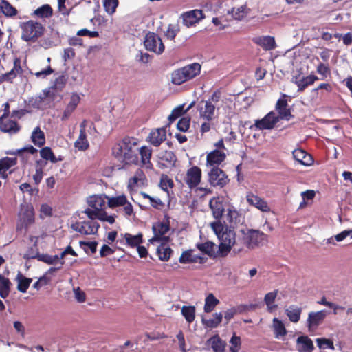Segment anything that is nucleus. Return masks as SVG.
<instances>
[{"label":"nucleus","instance_id":"obj_1","mask_svg":"<svg viewBox=\"0 0 352 352\" xmlns=\"http://www.w3.org/2000/svg\"><path fill=\"white\" fill-rule=\"evenodd\" d=\"M210 226L218 237L219 254L226 256L232 249L234 252H240L239 232L236 234L234 228L224 226L220 221L213 222Z\"/></svg>","mask_w":352,"mask_h":352},{"label":"nucleus","instance_id":"obj_2","mask_svg":"<svg viewBox=\"0 0 352 352\" xmlns=\"http://www.w3.org/2000/svg\"><path fill=\"white\" fill-rule=\"evenodd\" d=\"M113 155L120 161L126 164H138V146L135 139L125 138L113 148Z\"/></svg>","mask_w":352,"mask_h":352},{"label":"nucleus","instance_id":"obj_3","mask_svg":"<svg viewBox=\"0 0 352 352\" xmlns=\"http://www.w3.org/2000/svg\"><path fill=\"white\" fill-rule=\"evenodd\" d=\"M107 196L93 195L87 199V204L90 207L82 212L88 219H98L102 221L113 224L115 222V216L108 215L104 211Z\"/></svg>","mask_w":352,"mask_h":352},{"label":"nucleus","instance_id":"obj_4","mask_svg":"<svg viewBox=\"0 0 352 352\" xmlns=\"http://www.w3.org/2000/svg\"><path fill=\"white\" fill-rule=\"evenodd\" d=\"M240 252L244 247L254 249L263 245L267 241V235L263 232L253 229H241L239 230Z\"/></svg>","mask_w":352,"mask_h":352},{"label":"nucleus","instance_id":"obj_5","mask_svg":"<svg viewBox=\"0 0 352 352\" xmlns=\"http://www.w3.org/2000/svg\"><path fill=\"white\" fill-rule=\"evenodd\" d=\"M21 38L25 41H34L41 36L44 32V27L39 23L29 21L21 25Z\"/></svg>","mask_w":352,"mask_h":352},{"label":"nucleus","instance_id":"obj_6","mask_svg":"<svg viewBox=\"0 0 352 352\" xmlns=\"http://www.w3.org/2000/svg\"><path fill=\"white\" fill-rule=\"evenodd\" d=\"M96 219H89L88 221H83L72 223L71 228L73 230L83 235L96 234L100 227Z\"/></svg>","mask_w":352,"mask_h":352},{"label":"nucleus","instance_id":"obj_7","mask_svg":"<svg viewBox=\"0 0 352 352\" xmlns=\"http://www.w3.org/2000/svg\"><path fill=\"white\" fill-rule=\"evenodd\" d=\"M107 204L109 208L122 207V210L126 217L133 214V208L131 204L124 195L116 197H107Z\"/></svg>","mask_w":352,"mask_h":352},{"label":"nucleus","instance_id":"obj_8","mask_svg":"<svg viewBox=\"0 0 352 352\" xmlns=\"http://www.w3.org/2000/svg\"><path fill=\"white\" fill-rule=\"evenodd\" d=\"M152 229L154 236L149 240L151 243H166L168 241V237L166 236L170 230L168 223L157 222L153 225Z\"/></svg>","mask_w":352,"mask_h":352},{"label":"nucleus","instance_id":"obj_9","mask_svg":"<svg viewBox=\"0 0 352 352\" xmlns=\"http://www.w3.org/2000/svg\"><path fill=\"white\" fill-rule=\"evenodd\" d=\"M95 127L93 124H89V122L84 120L80 124V134L74 143V146L80 151H85L89 148V142L87 139V131L91 133V131H94Z\"/></svg>","mask_w":352,"mask_h":352},{"label":"nucleus","instance_id":"obj_10","mask_svg":"<svg viewBox=\"0 0 352 352\" xmlns=\"http://www.w3.org/2000/svg\"><path fill=\"white\" fill-rule=\"evenodd\" d=\"M144 43L147 50L157 54H161L164 51V45L161 38L154 32L146 34Z\"/></svg>","mask_w":352,"mask_h":352},{"label":"nucleus","instance_id":"obj_11","mask_svg":"<svg viewBox=\"0 0 352 352\" xmlns=\"http://www.w3.org/2000/svg\"><path fill=\"white\" fill-rule=\"evenodd\" d=\"M209 182L213 186H224L228 182L226 174L218 167L212 168L208 173Z\"/></svg>","mask_w":352,"mask_h":352},{"label":"nucleus","instance_id":"obj_12","mask_svg":"<svg viewBox=\"0 0 352 352\" xmlns=\"http://www.w3.org/2000/svg\"><path fill=\"white\" fill-rule=\"evenodd\" d=\"M279 121V117L274 111L267 113L261 120H256L254 126L259 130L272 129Z\"/></svg>","mask_w":352,"mask_h":352},{"label":"nucleus","instance_id":"obj_13","mask_svg":"<svg viewBox=\"0 0 352 352\" xmlns=\"http://www.w3.org/2000/svg\"><path fill=\"white\" fill-rule=\"evenodd\" d=\"M201 118L212 121L214 118L215 106L210 101H201L197 106Z\"/></svg>","mask_w":352,"mask_h":352},{"label":"nucleus","instance_id":"obj_14","mask_svg":"<svg viewBox=\"0 0 352 352\" xmlns=\"http://www.w3.org/2000/svg\"><path fill=\"white\" fill-rule=\"evenodd\" d=\"M201 169L197 166H192L188 170L184 181L189 188H192L197 186L201 182Z\"/></svg>","mask_w":352,"mask_h":352},{"label":"nucleus","instance_id":"obj_15","mask_svg":"<svg viewBox=\"0 0 352 352\" xmlns=\"http://www.w3.org/2000/svg\"><path fill=\"white\" fill-rule=\"evenodd\" d=\"M182 18L183 24L189 28L204 18V14L201 10H193L182 14Z\"/></svg>","mask_w":352,"mask_h":352},{"label":"nucleus","instance_id":"obj_16","mask_svg":"<svg viewBox=\"0 0 352 352\" xmlns=\"http://www.w3.org/2000/svg\"><path fill=\"white\" fill-rule=\"evenodd\" d=\"M327 315V311L321 310L316 312H310L307 318V324L309 330L313 331L318 325H320Z\"/></svg>","mask_w":352,"mask_h":352},{"label":"nucleus","instance_id":"obj_17","mask_svg":"<svg viewBox=\"0 0 352 352\" xmlns=\"http://www.w3.org/2000/svg\"><path fill=\"white\" fill-rule=\"evenodd\" d=\"M246 200L250 205L254 206L262 212H267L270 211V208L267 201L252 192L247 194Z\"/></svg>","mask_w":352,"mask_h":352},{"label":"nucleus","instance_id":"obj_18","mask_svg":"<svg viewBox=\"0 0 352 352\" xmlns=\"http://www.w3.org/2000/svg\"><path fill=\"white\" fill-rule=\"evenodd\" d=\"M147 184L146 177L141 169H138L134 175L129 179L128 188L135 190L136 188L146 186Z\"/></svg>","mask_w":352,"mask_h":352},{"label":"nucleus","instance_id":"obj_19","mask_svg":"<svg viewBox=\"0 0 352 352\" xmlns=\"http://www.w3.org/2000/svg\"><path fill=\"white\" fill-rule=\"evenodd\" d=\"M226 159V153L222 150L215 149L207 155V166L217 167Z\"/></svg>","mask_w":352,"mask_h":352},{"label":"nucleus","instance_id":"obj_20","mask_svg":"<svg viewBox=\"0 0 352 352\" xmlns=\"http://www.w3.org/2000/svg\"><path fill=\"white\" fill-rule=\"evenodd\" d=\"M166 131L164 128L153 130L148 137V142L155 146H158L166 140Z\"/></svg>","mask_w":352,"mask_h":352},{"label":"nucleus","instance_id":"obj_21","mask_svg":"<svg viewBox=\"0 0 352 352\" xmlns=\"http://www.w3.org/2000/svg\"><path fill=\"white\" fill-rule=\"evenodd\" d=\"M159 166L161 168H168L174 165L176 157L173 152L170 151H165L159 153Z\"/></svg>","mask_w":352,"mask_h":352},{"label":"nucleus","instance_id":"obj_22","mask_svg":"<svg viewBox=\"0 0 352 352\" xmlns=\"http://www.w3.org/2000/svg\"><path fill=\"white\" fill-rule=\"evenodd\" d=\"M0 129L6 133H16L19 131V126L16 122L10 120L8 116L3 115L0 118Z\"/></svg>","mask_w":352,"mask_h":352},{"label":"nucleus","instance_id":"obj_23","mask_svg":"<svg viewBox=\"0 0 352 352\" xmlns=\"http://www.w3.org/2000/svg\"><path fill=\"white\" fill-rule=\"evenodd\" d=\"M253 41L265 50H272L276 47L274 38L270 36H258L254 38Z\"/></svg>","mask_w":352,"mask_h":352},{"label":"nucleus","instance_id":"obj_24","mask_svg":"<svg viewBox=\"0 0 352 352\" xmlns=\"http://www.w3.org/2000/svg\"><path fill=\"white\" fill-rule=\"evenodd\" d=\"M16 157H4L0 160V177L3 179L8 178L7 171L12 166L16 165Z\"/></svg>","mask_w":352,"mask_h":352},{"label":"nucleus","instance_id":"obj_25","mask_svg":"<svg viewBox=\"0 0 352 352\" xmlns=\"http://www.w3.org/2000/svg\"><path fill=\"white\" fill-rule=\"evenodd\" d=\"M293 157L296 161L306 166H310L313 163L311 156L302 149L294 150Z\"/></svg>","mask_w":352,"mask_h":352},{"label":"nucleus","instance_id":"obj_26","mask_svg":"<svg viewBox=\"0 0 352 352\" xmlns=\"http://www.w3.org/2000/svg\"><path fill=\"white\" fill-rule=\"evenodd\" d=\"M181 263H202L203 258L195 254V251L189 250L183 252L179 259Z\"/></svg>","mask_w":352,"mask_h":352},{"label":"nucleus","instance_id":"obj_27","mask_svg":"<svg viewBox=\"0 0 352 352\" xmlns=\"http://www.w3.org/2000/svg\"><path fill=\"white\" fill-rule=\"evenodd\" d=\"M296 347L299 352H311L314 349V344L308 336H302L297 339Z\"/></svg>","mask_w":352,"mask_h":352},{"label":"nucleus","instance_id":"obj_28","mask_svg":"<svg viewBox=\"0 0 352 352\" xmlns=\"http://www.w3.org/2000/svg\"><path fill=\"white\" fill-rule=\"evenodd\" d=\"M276 109L278 112L279 120H289L291 118V113L289 109H287V102L284 99H279L276 105Z\"/></svg>","mask_w":352,"mask_h":352},{"label":"nucleus","instance_id":"obj_29","mask_svg":"<svg viewBox=\"0 0 352 352\" xmlns=\"http://www.w3.org/2000/svg\"><path fill=\"white\" fill-rule=\"evenodd\" d=\"M318 80V77L315 75H309L302 78L295 77L294 83L298 86V91H302L307 86L314 84Z\"/></svg>","mask_w":352,"mask_h":352},{"label":"nucleus","instance_id":"obj_30","mask_svg":"<svg viewBox=\"0 0 352 352\" xmlns=\"http://www.w3.org/2000/svg\"><path fill=\"white\" fill-rule=\"evenodd\" d=\"M210 207L215 219H219L222 217L224 208L221 200L219 197H214L210 201Z\"/></svg>","mask_w":352,"mask_h":352},{"label":"nucleus","instance_id":"obj_31","mask_svg":"<svg viewBox=\"0 0 352 352\" xmlns=\"http://www.w3.org/2000/svg\"><path fill=\"white\" fill-rule=\"evenodd\" d=\"M141 157V163L146 168H152V164L151 162V157L152 151L148 146H142L138 148V155Z\"/></svg>","mask_w":352,"mask_h":352},{"label":"nucleus","instance_id":"obj_32","mask_svg":"<svg viewBox=\"0 0 352 352\" xmlns=\"http://www.w3.org/2000/svg\"><path fill=\"white\" fill-rule=\"evenodd\" d=\"M241 217L239 214V212L233 207L229 208L226 214V219L230 224L231 228H234V226H237L241 222Z\"/></svg>","mask_w":352,"mask_h":352},{"label":"nucleus","instance_id":"obj_33","mask_svg":"<svg viewBox=\"0 0 352 352\" xmlns=\"http://www.w3.org/2000/svg\"><path fill=\"white\" fill-rule=\"evenodd\" d=\"M36 258L38 261L44 262L48 265H63L64 261L58 255H50L47 254H38Z\"/></svg>","mask_w":352,"mask_h":352},{"label":"nucleus","instance_id":"obj_34","mask_svg":"<svg viewBox=\"0 0 352 352\" xmlns=\"http://www.w3.org/2000/svg\"><path fill=\"white\" fill-rule=\"evenodd\" d=\"M201 68V67L199 63H195L183 67L182 69L187 78V80H189L199 74Z\"/></svg>","mask_w":352,"mask_h":352},{"label":"nucleus","instance_id":"obj_35","mask_svg":"<svg viewBox=\"0 0 352 352\" xmlns=\"http://www.w3.org/2000/svg\"><path fill=\"white\" fill-rule=\"evenodd\" d=\"M31 140L36 146L41 147L45 143V137L44 133L40 127H36L32 133Z\"/></svg>","mask_w":352,"mask_h":352},{"label":"nucleus","instance_id":"obj_36","mask_svg":"<svg viewBox=\"0 0 352 352\" xmlns=\"http://www.w3.org/2000/svg\"><path fill=\"white\" fill-rule=\"evenodd\" d=\"M21 72V61L19 59L16 58L14 61L13 68L9 72L3 74L2 78L3 80L11 81Z\"/></svg>","mask_w":352,"mask_h":352},{"label":"nucleus","instance_id":"obj_37","mask_svg":"<svg viewBox=\"0 0 352 352\" xmlns=\"http://www.w3.org/2000/svg\"><path fill=\"white\" fill-rule=\"evenodd\" d=\"M272 328L276 338H282L287 334V330L284 324L276 318L273 319Z\"/></svg>","mask_w":352,"mask_h":352},{"label":"nucleus","instance_id":"obj_38","mask_svg":"<svg viewBox=\"0 0 352 352\" xmlns=\"http://www.w3.org/2000/svg\"><path fill=\"white\" fill-rule=\"evenodd\" d=\"M197 248L200 251L210 256H214L217 252V245L213 242L207 241L204 243L198 244Z\"/></svg>","mask_w":352,"mask_h":352},{"label":"nucleus","instance_id":"obj_39","mask_svg":"<svg viewBox=\"0 0 352 352\" xmlns=\"http://www.w3.org/2000/svg\"><path fill=\"white\" fill-rule=\"evenodd\" d=\"M0 12H2L5 16L8 17H12L17 14L16 9L6 0H1L0 1Z\"/></svg>","mask_w":352,"mask_h":352},{"label":"nucleus","instance_id":"obj_40","mask_svg":"<svg viewBox=\"0 0 352 352\" xmlns=\"http://www.w3.org/2000/svg\"><path fill=\"white\" fill-rule=\"evenodd\" d=\"M223 314L221 312L214 313L210 319H202L203 324L209 328H216L221 322Z\"/></svg>","mask_w":352,"mask_h":352},{"label":"nucleus","instance_id":"obj_41","mask_svg":"<svg viewBox=\"0 0 352 352\" xmlns=\"http://www.w3.org/2000/svg\"><path fill=\"white\" fill-rule=\"evenodd\" d=\"M11 283L10 280L0 274V296L6 298L10 294Z\"/></svg>","mask_w":352,"mask_h":352},{"label":"nucleus","instance_id":"obj_42","mask_svg":"<svg viewBox=\"0 0 352 352\" xmlns=\"http://www.w3.org/2000/svg\"><path fill=\"white\" fill-rule=\"evenodd\" d=\"M219 303V300L214 296L213 294H209L205 299L204 311L210 313L215 307Z\"/></svg>","mask_w":352,"mask_h":352},{"label":"nucleus","instance_id":"obj_43","mask_svg":"<svg viewBox=\"0 0 352 352\" xmlns=\"http://www.w3.org/2000/svg\"><path fill=\"white\" fill-rule=\"evenodd\" d=\"M172 252L171 248L166 246L165 243H160V245L157 248V253L159 258L162 261H168L170 257Z\"/></svg>","mask_w":352,"mask_h":352},{"label":"nucleus","instance_id":"obj_44","mask_svg":"<svg viewBox=\"0 0 352 352\" xmlns=\"http://www.w3.org/2000/svg\"><path fill=\"white\" fill-rule=\"evenodd\" d=\"M124 239L129 246L131 248L138 247L142 243V234H138L137 235H132L126 233L124 234Z\"/></svg>","mask_w":352,"mask_h":352},{"label":"nucleus","instance_id":"obj_45","mask_svg":"<svg viewBox=\"0 0 352 352\" xmlns=\"http://www.w3.org/2000/svg\"><path fill=\"white\" fill-rule=\"evenodd\" d=\"M301 309L292 305L289 307L286 310V314L289 317V320L293 322H297L300 320Z\"/></svg>","mask_w":352,"mask_h":352},{"label":"nucleus","instance_id":"obj_46","mask_svg":"<svg viewBox=\"0 0 352 352\" xmlns=\"http://www.w3.org/2000/svg\"><path fill=\"white\" fill-rule=\"evenodd\" d=\"M52 8L48 4L38 8L34 12V14L39 18H49L52 15Z\"/></svg>","mask_w":352,"mask_h":352},{"label":"nucleus","instance_id":"obj_47","mask_svg":"<svg viewBox=\"0 0 352 352\" xmlns=\"http://www.w3.org/2000/svg\"><path fill=\"white\" fill-rule=\"evenodd\" d=\"M210 342L214 352H223L224 351L226 344L218 336L212 337Z\"/></svg>","mask_w":352,"mask_h":352},{"label":"nucleus","instance_id":"obj_48","mask_svg":"<svg viewBox=\"0 0 352 352\" xmlns=\"http://www.w3.org/2000/svg\"><path fill=\"white\" fill-rule=\"evenodd\" d=\"M182 314L189 323L192 322L195 318V307L194 306H183Z\"/></svg>","mask_w":352,"mask_h":352},{"label":"nucleus","instance_id":"obj_49","mask_svg":"<svg viewBox=\"0 0 352 352\" xmlns=\"http://www.w3.org/2000/svg\"><path fill=\"white\" fill-rule=\"evenodd\" d=\"M188 81L187 78L185 76V74L182 69V68L179 69L172 74V82L173 84L179 85L182 83Z\"/></svg>","mask_w":352,"mask_h":352},{"label":"nucleus","instance_id":"obj_50","mask_svg":"<svg viewBox=\"0 0 352 352\" xmlns=\"http://www.w3.org/2000/svg\"><path fill=\"white\" fill-rule=\"evenodd\" d=\"M17 281H18L17 289L21 292L24 293L28 289L30 284L32 282V279L23 277L21 274H19L17 276Z\"/></svg>","mask_w":352,"mask_h":352},{"label":"nucleus","instance_id":"obj_51","mask_svg":"<svg viewBox=\"0 0 352 352\" xmlns=\"http://www.w3.org/2000/svg\"><path fill=\"white\" fill-rule=\"evenodd\" d=\"M243 310V307L242 305L231 307L227 309L224 313V319L226 320V323L228 324L230 322V320L234 318L235 315L242 312Z\"/></svg>","mask_w":352,"mask_h":352},{"label":"nucleus","instance_id":"obj_52","mask_svg":"<svg viewBox=\"0 0 352 352\" xmlns=\"http://www.w3.org/2000/svg\"><path fill=\"white\" fill-rule=\"evenodd\" d=\"M40 155L42 158L45 159L46 160H50L53 163H56L58 161L62 160L60 158L57 159L54 156L52 149L50 147H45V148H42L40 151Z\"/></svg>","mask_w":352,"mask_h":352},{"label":"nucleus","instance_id":"obj_53","mask_svg":"<svg viewBox=\"0 0 352 352\" xmlns=\"http://www.w3.org/2000/svg\"><path fill=\"white\" fill-rule=\"evenodd\" d=\"M277 293V291L271 292L265 296V302L270 311H272L276 307V305H274V302L276 298Z\"/></svg>","mask_w":352,"mask_h":352},{"label":"nucleus","instance_id":"obj_54","mask_svg":"<svg viewBox=\"0 0 352 352\" xmlns=\"http://www.w3.org/2000/svg\"><path fill=\"white\" fill-rule=\"evenodd\" d=\"M118 6V0H104L103 6L105 11L110 15L113 14Z\"/></svg>","mask_w":352,"mask_h":352},{"label":"nucleus","instance_id":"obj_55","mask_svg":"<svg viewBox=\"0 0 352 352\" xmlns=\"http://www.w3.org/2000/svg\"><path fill=\"white\" fill-rule=\"evenodd\" d=\"M316 343H317L318 346L320 349H334L333 343L329 339L323 338H317Z\"/></svg>","mask_w":352,"mask_h":352},{"label":"nucleus","instance_id":"obj_56","mask_svg":"<svg viewBox=\"0 0 352 352\" xmlns=\"http://www.w3.org/2000/svg\"><path fill=\"white\" fill-rule=\"evenodd\" d=\"M318 89H313L309 94L304 98V100L302 101V104L305 105H309L312 104L318 98Z\"/></svg>","mask_w":352,"mask_h":352},{"label":"nucleus","instance_id":"obj_57","mask_svg":"<svg viewBox=\"0 0 352 352\" xmlns=\"http://www.w3.org/2000/svg\"><path fill=\"white\" fill-rule=\"evenodd\" d=\"M231 346L230 347V352H238L241 346V338L235 333L232 336L230 341Z\"/></svg>","mask_w":352,"mask_h":352},{"label":"nucleus","instance_id":"obj_58","mask_svg":"<svg viewBox=\"0 0 352 352\" xmlns=\"http://www.w3.org/2000/svg\"><path fill=\"white\" fill-rule=\"evenodd\" d=\"M190 118L189 117H184L179 120L177 123V128L182 132L188 131L190 126Z\"/></svg>","mask_w":352,"mask_h":352},{"label":"nucleus","instance_id":"obj_59","mask_svg":"<svg viewBox=\"0 0 352 352\" xmlns=\"http://www.w3.org/2000/svg\"><path fill=\"white\" fill-rule=\"evenodd\" d=\"M184 113V106L180 105L172 111L171 114L168 116L169 122L171 123Z\"/></svg>","mask_w":352,"mask_h":352},{"label":"nucleus","instance_id":"obj_60","mask_svg":"<svg viewBox=\"0 0 352 352\" xmlns=\"http://www.w3.org/2000/svg\"><path fill=\"white\" fill-rule=\"evenodd\" d=\"M54 70L49 65L45 69H43L39 72H35L34 74L38 78H45L47 76L52 74Z\"/></svg>","mask_w":352,"mask_h":352},{"label":"nucleus","instance_id":"obj_61","mask_svg":"<svg viewBox=\"0 0 352 352\" xmlns=\"http://www.w3.org/2000/svg\"><path fill=\"white\" fill-rule=\"evenodd\" d=\"M179 32V28L176 25H170L166 32V37L170 40H173Z\"/></svg>","mask_w":352,"mask_h":352},{"label":"nucleus","instance_id":"obj_62","mask_svg":"<svg viewBox=\"0 0 352 352\" xmlns=\"http://www.w3.org/2000/svg\"><path fill=\"white\" fill-rule=\"evenodd\" d=\"M246 15L245 8L243 6L232 12V16L236 20H242Z\"/></svg>","mask_w":352,"mask_h":352},{"label":"nucleus","instance_id":"obj_63","mask_svg":"<svg viewBox=\"0 0 352 352\" xmlns=\"http://www.w3.org/2000/svg\"><path fill=\"white\" fill-rule=\"evenodd\" d=\"M74 296L76 300L79 302H83L86 300L85 294L82 291L80 287L74 289Z\"/></svg>","mask_w":352,"mask_h":352},{"label":"nucleus","instance_id":"obj_64","mask_svg":"<svg viewBox=\"0 0 352 352\" xmlns=\"http://www.w3.org/2000/svg\"><path fill=\"white\" fill-rule=\"evenodd\" d=\"M80 101V97L78 94L74 93L72 94V95L70 97L69 102H68L67 105L73 107L76 109L78 104H79Z\"/></svg>","mask_w":352,"mask_h":352}]
</instances>
